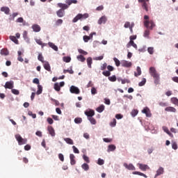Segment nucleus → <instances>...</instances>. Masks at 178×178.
<instances>
[{
	"instance_id": "30",
	"label": "nucleus",
	"mask_w": 178,
	"mask_h": 178,
	"mask_svg": "<svg viewBox=\"0 0 178 178\" xmlns=\"http://www.w3.org/2000/svg\"><path fill=\"white\" fill-rule=\"evenodd\" d=\"M136 72L134 73V76L136 77H138V76H141V68L140 67H137Z\"/></svg>"
},
{
	"instance_id": "35",
	"label": "nucleus",
	"mask_w": 178,
	"mask_h": 178,
	"mask_svg": "<svg viewBox=\"0 0 178 178\" xmlns=\"http://www.w3.org/2000/svg\"><path fill=\"white\" fill-rule=\"evenodd\" d=\"M82 169H83V170H88L90 169V165H88V164L84 163L83 164H82L81 165Z\"/></svg>"
},
{
	"instance_id": "19",
	"label": "nucleus",
	"mask_w": 178,
	"mask_h": 178,
	"mask_svg": "<svg viewBox=\"0 0 178 178\" xmlns=\"http://www.w3.org/2000/svg\"><path fill=\"white\" fill-rule=\"evenodd\" d=\"M58 8H61L62 10H65L69 8V6L67 4H64L62 3H58Z\"/></svg>"
},
{
	"instance_id": "60",
	"label": "nucleus",
	"mask_w": 178,
	"mask_h": 178,
	"mask_svg": "<svg viewBox=\"0 0 178 178\" xmlns=\"http://www.w3.org/2000/svg\"><path fill=\"white\" fill-rule=\"evenodd\" d=\"M163 131H165V133H167V134H168L169 136H170V134H172L171 133H170V131H169V129L167 128V127H163Z\"/></svg>"
},
{
	"instance_id": "17",
	"label": "nucleus",
	"mask_w": 178,
	"mask_h": 178,
	"mask_svg": "<svg viewBox=\"0 0 178 178\" xmlns=\"http://www.w3.org/2000/svg\"><path fill=\"white\" fill-rule=\"evenodd\" d=\"M85 115L88 116V118H92V116L95 115V112L93 110H90L88 111H86Z\"/></svg>"
},
{
	"instance_id": "12",
	"label": "nucleus",
	"mask_w": 178,
	"mask_h": 178,
	"mask_svg": "<svg viewBox=\"0 0 178 178\" xmlns=\"http://www.w3.org/2000/svg\"><path fill=\"white\" fill-rule=\"evenodd\" d=\"M124 166L126 168V169H128V170H136V167H134V165L131 163L127 164L125 163H124Z\"/></svg>"
},
{
	"instance_id": "38",
	"label": "nucleus",
	"mask_w": 178,
	"mask_h": 178,
	"mask_svg": "<svg viewBox=\"0 0 178 178\" xmlns=\"http://www.w3.org/2000/svg\"><path fill=\"white\" fill-rule=\"evenodd\" d=\"M171 102L172 104H174V105H176L178 106V99L176 97H172L171 98Z\"/></svg>"
},
{
	"instance_id": "13",
	"label": "nucleus",
	"mask_w": 178,
	"mask_h": 178,
	"mask_svg": "<svg viewBox=\"0 0 178 178\" xmlns=\"http://www.w3.org/2000/svg\"><path fill=\"white\" fill-rule=\"evenodd\" d=\"M43 67L45 70H47V72H51V65H49V63L48 61H44L43 63Z\"/></svg>"
},
{
	"instance_id": "54",
	"label": "nucleus",
	"mask_w": 178,
	"mask_h": 178,
	"mask_svg": "<svg viewBox=\"0 0 178 178\" xmlns=\"http://www.w3.org/2000/svg\"><path fill=\"white\" fill-rule=\"evenodd\" d=\"M58 159H60V161H61V162H63V161H65V156H63V154L61 153L58 154Z\"/></svg>"
},
{
	"instance_id": "25",
	"label": "nucleus",
	"mask_w": 178,
	"mask_h": 178,
	"mask_svg": "<svg viewBox=\"0 0 178 178\" xmlns=\"http://www.w3.org/2000/svg\"><path fill=\"white\" fill-rule=\"evenodd\" d=\"M105 23H106V17L105 16H102L98 21V24H105Z\"/></svg>"
},
{
	"instance_id": "63",
	"label": "nucleus",
	"mask_w": 178,
	"mask_h": 178,
	"mask_svg": "<svg viewBox=\"0 0 178 178\" xmlns=\"http://www.w3.org/2000/svg\"><path fill=\"white\" fill-rule=\"evenodd\" d=\"M47 122L49 123V124H53L54 120H52V118H47Z\"/></svg>"
},
{
	"instance_id": "41",
	"label": "nucleus",
	"mask_w": 178,
	"mask_h": 178,
	"mask_svg": "<svg viewBox=\"0 0 178 178\" xmlns=\"http://www.w3.org/2000/svg\"><path fill=\"white\" fill-rule=\"evenodd\" d=\"M83 159L85 161L86 163H90V158L86 154L83 155Z\"/></svg>"
},
{
	"instance_id": "1",
	"label": "nucleus",
	"mask_w": 178,
	"mask_h": 178,
	"mask_svg": "<svg viewBox=\"0 0 178 178\" xmlns=\"http://www.w3.org/2000/svg\"><path fill=\"white\" fill-rule=\"evenodd\" d=\"M149 73L152 77L154 79V83L157 86V84H159V82L161 81V76L159 75V73L156 71V69L154 67H150L149 69Z\"/></svg>"
},
{
	"instance_id": "10",
	"label": "nucleus",
	"mask_w": 178,
	"mask_h": 178,
	"mask_svg": "<svg viewBox=\"0 0 178 178\" xmlns=\"http://www.w3.org/2000/svg\"><path fill=\"white\" fill-rule=\"evenodd\" d=\"M131 62L124 60L121 61V66H122V67H131Z\"/></svg>"
},
{
	"instance_id": "18",
	"label": "nucleus",
	"mask_w": 178,
	"mask_h": 178,
	"mask_svg": "<svg viewBox=\"0 0 178 178\" xmlns=\"http://www.w3.org/2000/svg\"><path fill=\"white\" fill-rule=\"evenodd\" d=\"M130 47H133L135 49H137V44L134 43V41L130 40L129 42L127 44V48H130Z\"/></svg>"
},
{
	"instance_id": "8",
	"label": "nucleus",
	"mask_w": 178,
	"mask_h": 178,
	"mask_svg": "<svg viewBox=\"0 0 178 178\" xmlns=\"http://www.w3.org/2000/svg\"><path fill=\"white\" fill-rule=\"evenodd\" d=\"M70 91L72 94H80V89L74 86L70 87Z\"/></svg>"
},
{
	"instance_id": "55",
	"label": "nucleus",
	"mask_w": 178,
	"mask_h": 178,
	"mask_svg": "<svg viewBox=\"0 0 178 178\" xmlns=\"http://www.w3.org/2000/svg\"><path fill=\"white\" fill-rule=\"evenodd\" d=\"M97 88H95V87H92L91 89L92 95H95V94H97Z\"/></svg>"
},
{
	"instance_id": "58",
	"label": "nucleus",
	"mask_w": 178,
	"mask_h": 178,
	"mask_svg": "<svg viewBox=\"0 0 178 178\" xmlns=\"http://www.w3.org/2000/svg\"><path fill=\"white\" fill-rule=\"evenodd\" d=\"M73 151L74 154H80V151H79V149L76 147V146H72Z\"/></svg>"
},
{
	"instance_id": "57",
	"label": "nucleus",
	"mask_w": 178,
	"mask_h": 178,
	"mask_svg": "<svg viewBox=\"0 0 178 178\" xmlns=\"http://www.w3.org/2000/svg\"><path fill=\"white\" fill-rule=\"evenodd\" d=\"M84 42H88L90 41V37L88 35H83V37Z\"/></svg>"
},
{
	"instance_id": "7",
	"label": "nucleus",
	"mask_w": 178,
	"mask_h": 178,
	"mask_svg": "<svg viewBox=\"0 0 178 178\" xmlns=\"http://www.w3.org/2000/svg\"><path fill=\"white\" fill-rule=\"evenodd\" d=\"M15 82L13 81H10L6 82V84L4 86L5 88H8V90H13V88L15 87Z\"/></svg>"
},
{
	"instance_id": "3",
	"label": "nucleus",
	"mask_w": 178,
	"mask_h": 178,
	"mask_svg": "<svg viewBox=\"0 0 178 178\" xmlns=\"http://www.w3.org/2000/svg\"><path fill=\"white\" fill-rule=\"evenodd\" d=\"M89 15L88 13L81 14L79 13L72 20L73 23H77L79 20H84L86 19H88Z\"/></svg>"
},
{
	"instance_id": "32",
	"label": "nucleus",
	"mask_w": 178,
	"mask_h": 178,
	"mask_svg": "<svg viewBox=\"0 0 178 178\" xmlns=\"http://www.w3.org/2000/svg\"><path fill=\"white\" fill-rule=\"evenodd\" d=\"M118 81H121L122 84H126V83L129 84L130 83V80L129 79H122L118 78Z\"/></svg>"
},
{
	"instance_id": "37",
	"label": "nucleus",
	"mask_w": 178,
	"mask_h": 178,
	"mask_svg": "<svg viewBox=\"0 0 178 178\" xmlns=\"http://www.w3.org/2000/svg\"><path fill=\"white\" fill-rule=\"evenodd\" d=\"M38 91L36 92L37 95H40V94H42V86L41 85L38 86Z\"/></svg>"
},
{
	"instance_id": "24",
	"label": "nucleus",
	"mask_w": 178,
	"mask_h": 178,
	"mask_svg": "<svg viewBox=\"0 0 178 178\" xmlns=\"http://www.w3.org/2000/svg\"><path fill=\"white\" fill-rule=\"evenodd\" d=\"M165 111L166 112H172L174 113H175L176 112V108L175 107H172V106H168V107H166L165 108Z\"/></svg>"
},
{
	"instance_id": "6",
	"label": "nucleus",
	"mask_w": 178,
	"mask_h": 178,
	"mask_svg": "<svg viewBox=\"0 0 178 178\" xmlns=\"http://www.w3.org/2000/svg\"><path fill=\"white\" fill-rule=\"evenodd\" d=\"M65 86V82L61 81L60 83H54V90L56 91H60V87H63Z\"/></svg>"
},
{
	"instance_id": "2",
	"label": "nucleus",
	"mask_w": 178,
	"mask_h": 178,
	"mask_svg": "<svg viewBox=\"0 0 178 178\" xmlns=\"http://www.w3.org/2000/svg\"><path fill=\"white\" fill-rule=\"evenodd\" d=\"M145 22L144 26H146L147 29H149V30H153L154 27H155V23L153 20H149V17L148 15L144 16Z\"/></svg>"
},
{
	"instance_id": "26",
	"label": "nucleus",
	"mask_w": 178,
	"mask_h": 178,
	"mask_svg": "<svg viewBox=\"0 0 178 178\" xmlns=\"http://www.w3.org/2000/svg\"><path fill=\"white\" fill-rule=\"evenodd\" d=\"M116 149V146L115 145H109L108 146V152H113Z\"/></svg>"
},
{
	"instance_id": "49",
	"label": "nucleus",
	"mask_w": 178,
	"mask_h": 178,
	"mask_svg": "<svg viewBox=\"0 0 178 178\" xmlns=\"http://www.w3.org/2000/svg\"><path fill=\"white\" fill-rule=\"evenodd\" d=\"M113 60H114V62H115V65H116L117 67L120 66V61L119 60V59H118L117 58H113Z\"/></svg>"
},
{
	"instance_id": "14",
	"label": "nucleus",
	"mask_w": 178,
	"mask_h": 178,
	"mask_svg": "<svg viewBox=\"0 0 178 178\" xmlns=\"http://www.w3.org/2000/svg\"><path fill=\"white\" fill-rule=\"evenodd\" d=\"M47 130L51 137H55V129H54V127H52V126H49L47 127Z\"/></svg>"
},
{
	"instance_id": "11",
	"label": "nucleus",
	"mask_w": 178,
	"mask_h": 178,
	"mask_svg": "<svg viewBox=\"0 0 178 178\" xmlns=\"http://www.w3.org/2000/svg\"><path fill=\"white\" fill-rule=\"evenodd\" d=\"M142 113H145L147 118H151L152 116L151 111H149V108H148V107H145V108H143Z\"/></svg>"
},
{
	"instance_id": "34",
	"label": "nucleus",
	"mask_w": 178,
	"mask_h": 178,
	"mask_svg": "<svg viewBox=\"0 0 178 178\" xmlns=\"http://www.w3.org/2000/svg\"><path fill=\"white\" fill-rule=\"evenodd\" d=\"M63 62H65L66 63H69V62H70V60H72V58H70V56H64L63 58Z\"/></svg>"
},
{
	"instance_id": "16",
	"label": "nucleus",
	"mask_w": 178,
	"mask_h": 178,
	"mask_svg": "<svg viewBox=\"0 0 178 178\" xmlns=\"http://www.w3.org/2000/svg\"><path fill=\"white\" fill-rule=\"evenodd\" d=\"M163 168L160 167L157 170H156V174L154 176V178L158 177V176H161V175H163Z\"/></svg>"
},
{
	"instance_id": "56",
	"label": "nucleus",
	"mask_w": 178,
	"mask_h": 178,
	"mask_svg": "<svg viewBox=\"0 0 178 178\" xmlns=\"http://www.w3.org/2000/svg\"><path fill=\"white\" fill-rule=\"evenodd\" d=\"M111 127H115L116 126V119H113V121L110 123Z\"/></svg>"
},
{
	"instance_id": "44",
	"label": "nucleus",
	"mask_w": 178,
	"mask_h": 178,
	"mask_svg": "<svg viewBox=\"0 0 178 178\" xmlns=\"http://www.w3.org/2000/svg\"><path fill=\"white\" fill-rule=\"evenodd\" d=\"M78 60H80L81 62H84L86 60V58H84V56L79 55L77 56Z\"/></svg>"
},
{
	"instance_id": "62",
	"label": "nucleus",
	"mask_w": 178,
	"mask_h": 178,
	"mask_svg": "<svg viewBox=\"0 0 178 178\" xmlns=\"http://www.w3.org/2000/svg\"><path fill=\"white\" fill-rule=\"evenodd\" d=\"M108 66V64H106V63H104L102 66H101V70H105V69H106Z\"/></svg>"
},
{
	"instance_id": "39",
	"label": "nucleus",
	"mask_w": 178,
	"mask_h": 178,
	"mask_svg": "<svg viewBox=\"0 0 178 178\" xmlns=\"http://www.w3.org/2000/svg\"><path fill=\"white\" fill-rule=\"evenodd\" d=\"M149 30L146 29L143 33V37H145V38H149Z\"/></svg>"
},
{
	"instance_id": "22",
	"label": "nucleus",
	"mask_w": 178,
	"mask_h": 178,
	"mask_svg": "<svg viewBox=\"0 0 178 178\" xmlns=\"http://www.w3.org/2000/svg\"><path fill=\"white\" fill-rule=\"evenodd\" d=\"M1 11L4 12L6 15H9V13L10 12V9H9V7H1Z\"/></svg>"
},
{
	"instance_id": "64",
	"label": "nucleus",
	"mask_w": 178,
	"mask_h": 178,
	"mask_svg": "<svg viewBox=\"0 0 178 178\" xmlns=\"http://www.w3.org/2000/svg\"><path fill=\"white\" fill-rule=\"evenodd\" d=\"M172 81H175V83H178V76H174L172 78Z\"/></svg>"
},
{
	"instance_id": "45",
	"label": "nucleus",
	"mask_w": 178,
	"mask_h": 178,
	"mask_svg": "<svg viewBox=\"0 0 178 178\" xmlns=\"http://www.w3.org/2000/svg\"><path fill=\"white\" fill-rule=\"evenodd\" d=\"M131 116H133V118H135V116H137V115H138V110H133L131 113Z\"/></svg>"
},
{
	"instance_id": "61",
	"label": "nucleus",
	"mask_w": 178,
	"mask_h": 178,
	"mask_svg": "<svg viewBox=\"0 0 178 178\" xmlns=\"http://www.w3.org/2000/svg\"><path fill=\"white\" fill-rule=\"evenodd\" d=\"M63 23V20L59 19L56 22V25L59 26Z\"/></svg>"
},
{
	"instance_id": "50",
	"label": "nucleus",
	"mask_w": 178,
	"mask_h": 178,
	"mask_svg": "<svg viewBox=\"0 0 178 178\" xmlns=\"http://www.w3.org/2000/svg\"><path fill=\"white\" fill-rule=\"evenodd\" d=\"M102 74L105 76L106 77H109L111 76V72L110 71H104L102 72Z\"/></svg>"
},
{
	"instance_id": "20",
	"label": "nucleus",
	"mask_w": 178,
	"mask_h": 178,
	"mask_svg": "<svg viewBox=\"0 0 178 178\" xmlns=\"http://www.w3.org/2000/svg\"><path fill=\"white\" fill-rule=\"evenodd\" d=\"M56 15L58 17H63L65 16V10L60 9L56 11Z\"/></svg>"
},
{
	"instance_id": "4",
	"label": "nucleus",
	"mask_w": 178,
	"mask_h": 178,
	"mask_svg": "<svg viewBox=\"0 0 178 178\" xmlns=\"http://www.w3.org/2000/svg\"><path fill=\"white\" fill-rule=\"evenodd\" d=\"M15 138L18 142L19 145H23V144L27 143V139L22 138L19 134L15 135Z\"/></svg>"
},
{
	"instance_id": "33",
	"label": "nucleus",
	"mask_w": 178,
	"mask_h": 178,
	"mask_svg": "<svg viewBox=\"0 0 178 178\" xmlns=\"http://www.w3.org/2000/svg\"><path fill=\"white\" fill-rule=\"evenodd\" d=\"M88 66L90 69H91V65H92V58L91 57H88L87 58Z\"/></svg>"
},
{
	"instance_id": "59",
	"label": "nucleus",
	"mask_w": 178,
	"mask_h": 178,
	"mask_svg": "<svg viewBox=\"0 0 178 178\" xmlns=\"http://www.w3.org/2000/svg\"><path fill=\"white\" fill-rule=\"evenodd\" d=\"M78 51H79V54H82V55H87L88 54V53H87V51H86L81 49H79Z\"/></svg>"
},
{
	"instance_id": "46",
	"label": "nucleus",
	"mask_w": 178,
	"mask_h": 178,
	"mask_svg": "<svg viewBox=\"0 0 178 178\" xmlns=\"http://www.w3.org/2000/svg\"><path fill=\"white\" fill-rule=\"evenodd\" d=\"M63 73L64 74L70 73V74H73V73H74V71H73V70H72L71 68L70 70H64Z\"/></svg>"
},
{
	"instance_id": "15",
	"label": "nucleus",
	"mask_w": 178,
	"mask_h": 178,
	"mask_svg": "<svg viewBox=\"0 0 178 178\" xmlns=\"http://www.w3.org/2000/svg\"><path fill=\"white\" fill-rule=\"evenodd\" d=\"M32 29L35 33H40L41 31V27L38 24H33Z\"/></svg>"
},
{
	"instance_id": "43",
	"label": "nucleus",
	"mask_w": 178,
	"mask_h": 178,
	"mask_svg": "<svg viewBox=\"0 0 178 178\" xmlns=\"http://www.w3.org/2000/svg\"><path fill=\"white\" fill-rule=\"evenodd\" d=\"M88 120H90L91 124H97V120L94 118H88Z\"/></svg>"
},
{
	"instance_id": "36",
	"label": "nucleus",
	"mask_w": 178,
	"mask_h": 178,
	"mask_svg": "<svg viewBox=\"0 0 178 178\" xmlns=\"http://www.w3.org/2000/svg\"><path fill=\"white\" fill-rule=\"evenodd\" d=\"M10 40L15 42V44H19V40L16 38V36H10Z\"/></svg>"
},
{
	"instance_id": "52",
	"label": "nucleus",
	"mask_w": 178,
	"mask_h": 178,
	"mask_svg": "<svg viewBox=\"0 0 178 178\" xmlns=\"http://www.w3.org/2000/svg\"><path fill=\"white\" fill-rule=\"evenodd\" d=\"M104 163H105V161L103 159H98L97 165H99L101 166V165H104Z\"/></svg>"
},
{
	"instance_id": "5",
	"label": "nucleus",
	"mask_w": 178,
	"mask_h": 178,
	"mask_svg": "<svg viewBox=\"0 0 178 178\" xmlns=\"http://www.w3.org/2000/svg\"><path fill=\"white\" fill-rule=\"evenodd\" d=\"M140 3H142V8L146 12H148V2L149 0H138Z\"/></svg>"
},
{
	"instance_id": "29",
	"label": "nucleus",
	"mask_w": 178,
	"mask_h": 178,
	"mask_svg": "<svg viewBox=\"0 0 178 178\" xmlns=\"http://www.w3.org/2000/svg\"><path fill=\"white\" fill-rule=\"evenodd\" d=\"M64 141L67 143V144H70V145H73L74 143H73V140H72L70 138H65Z\"/></svg>"
},
{
	"instance_id": "21",
	"label": "nucleus",
	"mask_w": 178,
	"mask_h": 178,
	"mask_svg": "<svg viewBox=\"0 0 178 178\" xmlns=\"http://www.w3.org/2000/svg\"><path fill=\"white\" fill-rule=\"evenodd\" d=\"M74 158H76V156H74V154H70V163L72 165H76V160L74 159Z\"/></svg>"
},
{
	"instance_id": "23",
	"label": "nucleus",
	"mask_w": 178,
	"mask_h": 178,
	"mask_svg": "<svg viewBox=\"0 0 178 178\" xmlns=\"http://www.w3.org/2000/svg\"><path fill=\"white\" fill-rule=\"evenodd\" d=\"M96 111L99 113H102V112H104V111H105V106H104V104L100 105L96 108Z\"/></svg>"
},
{
	"instance_id": "53",
	"label": "nucleus",
	"mask_w": 178,
	"mask_h": 178,
	"mask_svg": "<svg viewBox=\"0 0 178 178\" xmlns=\"http://www.w3.org/2000/svg\"><path fill=\"white\" fill-rule=\"evenodd\" d=\"M108 80H109L110 81H113V82L116 81V76L113 75V76H109V77H108Z\"/></svg>"
},
{
	"instance_id": "51",
	"label": "nucleus",
	"mask_w": 178,
	"mask_h": 178,
	"mask_svg": "<svg viewBox=\"0 0 178 178\" xmlns=\"http://www.w3.org/2000/svg\"><path fill=\"white\" fill-rule=\"evenodd\" d=\"M147 52H149V54L150 55H153L154 54V47H148Z\"/></svg>"
},
{
	"instance_id": "47",
	"label": "nucleus",
	"mask_w": 178,
	"mask_h": 178,
	"mask_svg": "<svg viewBox=\"0 0 178 178\" xmlns=\"http://www.w3.org/2000/svg\"><path fill=\"white\" fill-rule=\"evenodd\" d=\"M38 59L42 63H44V62H45V61H44V56H42V54H39V55L38 56Z\"/></svg>"
},
{
	"instance_id": "40",
	"label": "nucleus",
	"mask_w": 178,
	"mask_h": 178,
	"mask_svg": "<svg viewBox=\"0 0 178 178\" xmlns=\"http://www.w3.org/2000/svg\"><path fill=\"white\" fill-rule=\"evenodd\" d=\"M81 122H83V119H81V118H76L74 119V122L76 124H80V123H81Z\"/></svg>"
},
{
	"instance_id": "42",
	"label": "nucleus",
	"mask_w": 178,
	"mask_h": 178,
	"mask_svg": "<svg viewBox=\"0 0 178 178\" xmlns=\"http://www.w3.org/2000/svg\"><path fill=\"white\" fill-rule=\"evenodd\" d=\"M145 83H147V79H145V78H143L142 81H140L139 83H138V86L139 87H143V86H145Z\"/></svg>"
},
{
	"instance_id": "28",
	"label": "nucleus",
	"mask_w": 178,
	"mask_h": 178,
	"mask_svg": "<svg viewBox=\"0 0 178 178\" xmlns=\"http://www.w3.org/2000/svg\"><path fill=\"white\" fill-rule=\"evenodd\" d=\"M48 45H49V47H50V48H52V49H54V51H58V46L55 45V44L49 42L48 43Z\"/></svg>"
},
{
	"instance_id": "48",
	"label": "nucleus",
	"mask_w": 178,
	"mask_h": 178,
	"mask_svg": "<svg viewBox=\"0 0 178 178\" xmlns=\"http://www.w3.org/2000/svg\"><path fill=\"white\" fill-rule=\"evenodd\" d=\"M11 92L15 95H19L20 94V92H19V90L17 89H12Z\"/></svg>"
},
{
	"instance_id": "27",
	"label": "nucleus",
	"mask_w": 178,
	"mask_h": 178,
	"mask_svg": "<svg viewBox=\"0 0 178 178\" xmlns=\"http://www.w3.org/2000/svg\"><path fill=\"white\" fill-rule=\"evenodd\" d=\"M0 54L4 56H8V55H9V51L7 49H3L1 50Z\"/></svg>"
},
{
	"instance_id": "9",
	"label": "nucleus",
	"mask_w": 178,
	"mask_h": 178,
	"mask_svg": "<svg viewBox=\"0 0 178 178\" xmlns=\"http://www.w3.org/2000/svg\"><path fill=\"white\" fill-rule=\"evenodd\" d=\"M138 165L139 166V169L143 172H145V170H149V166L147 164L138 163Z\"/></svg>"
},
{
	"instance_id": "31",
	"label": "nucleus",
	"mask_w": 178,
	"mask_h": 178,
	"mask_svg": "<svg viewBox=\"0 0 178 178\" xmlns=\"http://www.w3.org/2000/svg\"><path fill=\"white\" fill-rule=\"evenodd\" d=\"M132 173H133V175H138V176H143L145 178H147L148 177L147 176V175H145V174H144L143 172H138V171H135V172H133Z\"/></svg>"
}]
</instances>
